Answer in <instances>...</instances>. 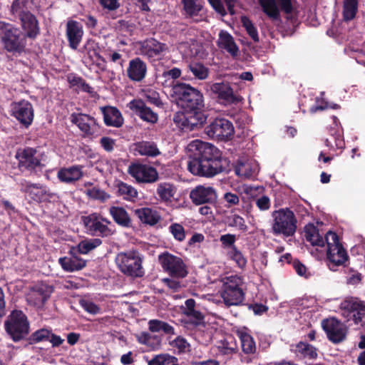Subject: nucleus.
Returning <instances> with one entry per match:
<instances>
[{
    "mask_svg": "<svg viewBox=\"0 0 365 365\" xmlns=\"http://www.w3.org/2000/svg\"><path fill=\"white\" fill-rule=\"evenodd\" d=\"M170 346L176 348L180 353H185L190 351V344L182 336H178L174 340L170 342Z\"/></svg>",
    "mask_w": 365,
    "mask_h": 365,
    "instance_id": "obj_55",
    "label": "nucleus"
},
{
    "mask_svg": "<svg viewBox=\"0 0 365 365\" xmlns=\"http://www.w3.org/2000/svg\"><path fill=\"white\" fill-rule=\"evenodd\" d=\"M228 225L230 227H237L241 232H247L248 227L245 219L239 215L234 214L228 217Z\"/></svg>",
    "mask_w": 365,
    "mask_h": 365,
    "instance_id": "obj_53",
    "label": "nucleus"
},
{
    "mask_svg": "<svg viewBox=\"0 0 365 365\" xmlns=\"http://www.w3.org/2000/svg\"><path fill=\"white\" fill-rule=\"evenodd\" d=\"M167 48L165 43L150 38L141 43L140 52L143 56H147L150 60L155 61L160 58Z\"/></svg>",
    "mask_w": 365,
    "mask_h": 365,
    "instance_id": "obj_22",
    "label": "nucleus"
},
{
    "mask_svg": "<svg viewBox=\"0 0 365 365\" xmlns=\"http://www.w3.org/2000/svg\"><path fill=\"white\" fill-rule=\"evenodd\" d=\"M205 133L209 138L217 141H226L234 135L232 123L224 118H217L205 128Z\"/></svg>",
    "mask_w": 365,
    "mask_h": 365,
    "instance_id": "obj_9",
    "label": "nucleus"
},
{
    "mask_svg": "<svg viewBox=\"0 0 365 365\" xmlns=\"http://www.w3.org/2000/svg\"><path fill=\"white\" fill-rule=\"evenodd\" d=\"M145 97L148 102L156 106H161L163 103L160 98L159 93L152 89L145 91Z\"/></svg>",
    "mask_w": 365,
    "mask_h": 365,
    "instance_id": "obj_61",
    "label": "nucleus"
},
{
    "mask_svg": "<svg viewBox=\"0 0 365 365\" xmlns=\"http://www.w3.org/2000/svg\"><path fill=\"white\" fill-rule=\"evenodd\" d=\"M229 255L230 258L236 262L239 267L243 268L246 266L247 259L237 247H233V250H231Z\"/></svg>",
    "mask_w": 365,
    "mask_h": 365,
    "instance_id": "obj_57",
    "label": "nucleus"
},
{
    "mask_svg": "<svg viewBox=\"0 0 365 365\" xmlns=\"http://www.w3.org/2000/svg\"><path fill=\"white\" fill-rule=\"evenodd\" d=\"M184 315L185 318L182 322L186 328H196L205 324V316L199 310L184 312Z\"/></svg>",
    "mask_w": 365,
    "mask_h": 365,
    "instance_id": "obj_35",
    "label": "nucleus"
},
{
    "mask_svg": "<svg viewBox=\"0 0 365 365\" xmlns=\"http://www.w3.org/2000/svg\"><path fill=\"white\" fill-rule=\"evenodd\" d=\"M148 365H179L178 359L168 354H160L153 357Z\"/></svg>",
    "mask_w": 365,
    "mask_h": 365,
    "instance_id": "obj_47",
    "label": "nucleus"
},
{
    "mask_svg": "<svg viewBox=\"0 0 365 365\" xmlns=\"http://www.w3.org/2000/svg\"><path fill=\"white\" fill-rule=\"evenodd\" d=\"M213 9L222 16L227 14V11L224 6L223 2L227 6L230 14H235V6L236 0H207Z\"/></svg>",
    "mask_w": 365,
    "mask_h": 365,
    "instance_id": "obj_37",
    "label": "nucleus"
},
{
    "mask_svg": "<svg viewBox=\"0 0 365 365\" xmlns=\"http://www.w3.org/2000/svg\"><path fill=\"white\" fill-rule=\"evenodd\" d=\"M109 213L117 225L123 227H131V219L125 208L122 207L112 206L109 209Z\"/></svg>",
    "mask_w": 365,
    "mask_h": 365,
    "instance_id": "obj_32",
    "label": "nucleus"
},
{
    "mask_svg": "<svg viewBox=\"0 0 365 365\" xmlns=\"http://www.w3.org/2000/svg\"><path fill=\"white\" fill-rule=\"evenodd\" d=\"M101 147L107 152H112L114 150L115 140L110 137H102L100 140Z\"/></svg>",
    "mask_w": 365,
    "mask_h": 365,
    "instance_id": "obj_64",
    "label": "nucleus"
},
{
    "mask_svg": "<svg viewBox=\"0 0 365 365\" xmlns=\"http://www.w3.org/2000/svg\"><path fill=\"white\" fill-rule=\"evenodd\" d=\"M223 199L227 202L226 207H227L238 205L240 202L239 195L230 192L225 193Z\"/></svg>",
    "mask_w": 365,
    "mask_h": 365,
    "instance_id": "obj_63",
    "label": "nucleus"
},
{
    "mask_svg": "<svg viewBox=\"0 0 365 365\" xmlns=\"http://www.w3.org/2000/svg\"><path fill=\"white\" fill-rule=\"evenodd\" d=\"M157 194L162 200H170L173 196L172 185L166 182L159 184L157 188Z\"/></svg>",
    "mask_w": 365,
    "mask_h": 365,
    "instance_id": "obj_54",
    "label": "nucleus"
},
{
    "mask_svg": "<svg viewBox=\"0 0 365 365\" xmlns=\"http://www.w3.org/2000/svg\"><path fill=\"white\" fill-rule=\"evenodd\" d=\"M36 149L31 147L17 149L15 158L18 161V168L21 173L28 172L31 176L41 175L44 165L36 156Z\"/></svg>",
    "mask_w": 365,
    "mask_h": 365,
    "instance_id": "obj_7",
    "label": "nucleus"
},
{
    "mask_svg": "<svg viewBox=\"0 0 365 365\" xmlns=\"http://www.w3.org/2000/svg\"><path fill=\"white\" fill-rule=\"evenodd\" d=\"M218 350L220 354L230 357L236 353L237 348L235 345L232 346L228 341H223L218 346Z\"/></svg>",
    "mask_w": 365,
    "mask_h": 365,
    "instance_id": "obj_58",
    "label": "nucleus"
},
{
    "mask_svg": "<svg viewBox=\"0 0 365 365\" xmlns=\"http://www.w3.org/2000/svg\"><path fill=\"white\" fill-rule=\"evenodd\" d=\"M83 48L91 61H94L95 59L103 60V57L101 55V48L99 43L94 39H88L83 46Z\"/></svg>",
    "mask_w": 365,
    "mask_h": 365,
    "instance_id": "obj_41",
    "label": "nucleus"
},
{
    "mask_svg": "<svg viewBox=\"0 0 365 365\" xmlns=\"http://www.w3.org/2000/svg\"><path fill=\"white\" fill-rule=\"evenodd\" d=\"M327 258L329 261V267L331 270H335L338 266L343 265L348 260L349 256L343 245H335L327 248Z\"/></svg>",
    "mask_w": 365,
    "mask_h": 365,
    "instance_id": "obj_25",
    "label": "nucleus"
},
{
    "mask_svg": "<svg viewBox=\"0 0 365 365\" xmlns=\"http://www.w3.org/2000/svg\"><path fill=\"white\" fill-rule=\"evenodd\" d=\"M304 236L306 240L313 246L324 247V240L319 234V229L314 224L309 223L304 227Z\"/></svg>",
    "mask_w": 365,
    "mask_h": 365,
    "instance_id": "obj_34",
    "label": "nucleus"
},
{
    "mask_svg": "<svg viewBox=\"0 0 365 365\" xmlns=\"http://www.w3.org/2000/svg\"><path fill=\"white\" fill-rule=\"evenodd\" d=\"M133 150L140 155L148 158H155L161 154L156 143L150 140H142L133 144Z\"/></svg>",
    "mask_w": 365,
    "mask_h": 365,
    "instance_id": "obj_30",
    "label": "nucleus"
},
{
    "mask_svg": "<svg viewBox=\"0 0 365 365\" xmlns=\"http://www.w3.org/2000/svg\"><path fill=\"white\" fill-rule=\"evenodd\" d=\"M148 73V64L140 57H135L129 61L126 69L128 79L133 82L143 81Z\"/></svg>",
    "mask_w": 365,
    "mask_h": 365,
    "instance_id": "obj_19",
    "label": "nucleus"
},
{
    "mask_svg": "<svg viewBox=\"0 0 365 365\" xmlns=\"http://www.w3.org/2000/svg\"><path fill=\"white\" fill-rule=\"evenodd\" d=\"M52 291L51 287L43 283H38L31 287L29 300L33 302L35 306H43L50 297Z\"/></svg>",
    "mask_w": 365,
    "mask_h": 365,
    "instance_id": "obj_26",
    "label": "nucleus"
},
{
    "mask_svg": "<svg viewBox=\"0 0 365 365\" xmlns=\"http://www.w3.org/2000/svg\"><path fill=\"white\" fill-rule=\"evenodd\" d=\"M183 10L186 18L191 19L193 22L198 23L203 20V0H182Z\"/></svg>",
    "mask_w": 365,
    "mask_h": 365,
    "instance_id": "obj_23",
    "label": "nucleus"
},
{
    "mask_svg": "<svg viewBox=\"0 0 365 365\" xmlns=\"http://www.w3.org/2000/svg\"><path fill=\"white\" fill-rule=\"evenodd\" d=\"M115 262L124 274L132 277H140L144 274L142 258L138 252H120L115 257Z\"/></svg>",
    "mask_w": 365,
    "mask_h": 365,
    "instance_id": "obj_8",
    "label": "nucleus"
},
{
    "mask_svg": "<svg viewBox=\"0 0 365 365\" xmlns=\"http://www.w3.org/2000/svg\"><path fill=\"white\" fill-rule=\"evenodd\" d=\"M128 173L139 183H153L159 179L157 170L145 164L132 163L128 167Z\"/></svg>",
    "mask_w": 365,
    "mask_h": 365,
    "instance_id": "obj_15",
    "label": "nucleus"
},
{
    "mask_svg": "<svg viewBox=\"0 0 365 365\" xmlns=\"http://www.w3.org/2000/svg\"><path fill=\"white\" fill-rule=\"evenodd\" d=\"M239 337L241 341L242 349L244 353L252 354L255 351V342L250 334L241 331L239 333Z\"/></svg>",
    "mask_w": 365,
    "mask_h": 365,
    "instance_id": "obj_46",
    "label": "nucleus"
},
{
    "mask_svg": "<svg viewBox=\"0 0 365 365\" xmlns=\"http://www.w3.org/2000/svg\"><path fill=\"white\" fill-rule=\"evenodd\" d=\"M297 351L300 353L304 357H308L309 359H315L317 357V349L306 342L299 341L296 345Z\"/></svg>",
    "mask_w": 365,
    "mask_h": 365,
    "instance_id": "obj_49",
    "label": "nucleus"
},
{
    "mask_svg": "<svg viewBox=\"0 0 365 365\" xmlns=\"http://www.w3.org/2000/svg\"><path fill=\"white\" fill-rule=\"evenodd\" d=\"M210 90L215 96L217 101L222 105L237 104L240 98L234 93L233 88L228 82L214 83Z\"/></svg>",
    "mask_w": 365,
    "mask_h": 365,
    "instance_id": "obj_16",
    "label": "nucleus"
},
{
    "mask_svg": "<svg viewBox=\"0 0 365 365\" xmlns=\"http://www.w3.org/2000/svg\"><path fill=\"white\" fill-rule=\"evenodd\" d=\"M128 107L143 121L150 123H155L158 121V114L148 107L141 99L132 100L128 104Z\"/></svg>",
    "mask_w": 365,
    "mask_h": 365,
    "instance_id": "obj_20",
    "label": "nucleus"
},
{
    "mask_svg": "<svg viewBox=\"0 0 365 365\" xmlns=\"http://www.w3.org/2000/svg\"><path fill=\"white\" fill-rule=\"evenodd\" d=\"M19 190L21 192L28 195L31 200L38 202H45L53 197V194L50 192L46 185L41 183H33L25 179L19 182Z\"/></svg>",
    "mask_w": 365,
    "mask_h": 365,
    "instance_id": "obj_13",
    "label": "nucleus"
},
{
    "mask_svg": "<svg viewBox=\"0 0 365 365\" xmlns=\"http://www.w3.org/2000/svg\"><path fill=\"white\" fill-rule=\"evenodd\" d=\"M215 190L211 186L197 185L190 192V198L195 205L212 204L216 200Z\"/></svg>",
    "mask_w": 365,
    "mask_h": 365,
    "instance_id": "obj_18",
    "label": "nucleus"
},
{
    "mask_svg": "<svg viewBox=\"0 0 365 365\" xmlns=\"http://www.w3.org/2000/svg\"><path fill=\"white\" fill-rule=\"evenodd\" d=\"M262 11L272 21L280 20L279 11L275 0H259Z\"/></svg>",
    "mask_w": 365,
    "mask_h": 365,
    "instance_id": "obj_40",
    "label": "nucleus"
},
{
    "mask_svg": "<svg viewBox=\"0 0 365 365\" xmlns=\"http://www.w3.org/2000/svg\"><path fill=\"white\" fill-rule=\"evenodd\" d=\"M86 194L90 198L94 200H99L101 201H105L109 198V195L108 193H106L104 190L97 187H94L91 189H88L86 191Z\"/></svg>",
    "mask_w": 365,
    "mask_h": 365,
    "instance_id": "obj_56",
    "label": "nucleus"
},
{
    "mask_svg": "<svg viewBox=\"0 0 365 365\" xmlns=\"http://www.w3.org/2000/svg\"><path fill=\"white\" fill-rule=\"evenodd\" d=\"M158 261L164 272L173 278L182 279L188 274L184 261L178 256L165 252L158 256Z\"/></svg>",
    "mask_w": 365,
    "mask_h": 365,
    "instance_id": "obj_10",
    "label": "nucleus"
},
{
    "mask_svg": "<svg viewBox=\"0 0 365 365\" xmlns=\"http://www.w3.org/2000/svg\"><path fill=\"white\" fill-rule=\"evenodd\" d=\"M341 307L344 309L346 310L349 314H352L356 309H359L360 314H365V302L359 300L356 298H350L345 299L342 304Z\"/></svg>",
    "mask_w": 365,
    "mask_h": 365,
    "instance_id": "obj_45",
    "label": "nucleus"
},
{
    "mask_svg": "<svg viewBox=\"0 0 365 365\" xmlns=\"http://www.w3.org/2000/svg\"><path fill=\"white\" fill-rule=\"evenodd\" d=\"M11 115L16 119L21 127L29 128L34 118L33 105L26 100L14 102L11 105Z\"/></svg>",
    "mask_w": 365,
    "mask_h": 365,
    "instance_id": "obj_12",
    "label": "nucleus"
},
{
    "mask_svg": "<svg viewBox=\"0 0 365 365\" xmlns=\"http://www.w3.org/2000/svg\"><path fill=\"white\" fill-rule=\"evenodd\" d=\"M83 166L81 165L62 168L58 171L57 178L61 182L74 184L83 178Z\"/></svg>",
    "mask_w": 365,
    "mask_h": 365,
    "instance_id": "obj_27",
    "label": "nucleus"
},
{
    "mask_svg": "<svg viewBox=\"0 0 365 365\" xmlns=\"http://www.w3.org/2000/svg\"><path fill=\"white\" fill-rule=\"evenodd\" d=\"M21 22L22 29L24 31V34L26 38L35 39L40 34V28L38 21L32 13L19 19Z\"/></svg>",
    "mask_w": 365,
    "mask_h": 365,
    "instance_id": "obj_29",
    "label": "nucleus"
},
{
    "mask_svg": "<svg viewBox=\"0 0 365 365\" xmlns=\"http://www.w3.org/2000/svg\"><path fill=\"white\" fill-rule=\"evenodd\" d=\"M4 327L11 339L18 342L29 334L30 324L26 315L21 310L14 309L4 322Z\"/></svg>",
    "mask_w": 365,
    "mask_h": 365,
    "instance_id": "obj_6",
    "label": "nucleus"
},
{
    "mask_svg": "<svg viewBox=\"0 0 365 365\" xmlns=\"http://www.w3.org/2000/svg\"><path fill=\"white\" fill-rule=\"evenodd\" d=\"M68 254L71 257H63L58 259V263L62 269L68 272H76L86 267L87 261L78 256L75 247H72Z\"/></svg>",
    "mask_w": 365,
    "mask_h": 365,
    "instance_id": "obj_21",
    "label": "nucleus"
},
{
    "mask_svg": "<svg viewBox=\"0 0 365 365\" xmlns=\"http://www.w3.org/2000/svg\"><path fill=\"white\" fill-rule=\"evenodd\" d=\"M217 46L226 50L234 58L238 56L239 47L235 42L232 36L226 31H220Z\"/></svg>",
    "mask_w": 365,
    "mask_h": 365,
    "instance_id": "obj_31",
    "label": "nucleus"
},
{
    "mask_svg": "<svg viewBox=\"0 0 365 365\" xmlns=\"http://www.w3.org/2000/svg\"><path fill=\"white\" fill-rule=\"evenodd\" d=\"M83 26L81 23L71 20L66 24V35L69 47L76 50L79 46L83 36Z\"/></svg>",
    "mask_w": 365,
    "mask_h": 365,
    "instance_id": "obj_24",
    "label": "nucleus"
},
{
    "mask_svg": "<svg viewBox=\"0 0 365 365\" xmlns=\"http://www.w3.org/2000/svg\"><path fill=\"white\" fill-rule=\"evenodd\" d=\"M358 11V0H344L343 19L349 21L354 19Z\"/></svg>",
    "mask_w": 365,
    "mask_h": 365,
    "instance_id": "obj_44",
    "label": "nucleus"
},
{
    "mask_svg": "<svg viewBox=\"0 0 365 365\" xmlns=\"http://www.w3.org/2000/svg\"><path fill=\"white\" fill-rule=\"evenodd\" d=\"M173 96L178 101L183 112H178L173 117L175 125L183 132H190L202 128L207 115L204 110L202 93L190 85L177 82L172 86Z\"/></svg>",
    "mask_w": 365,
    "mask_h": 365,
    "instance_id": "obj_1",
    "label": "nucleus"
},
{
    "mask_svg": "<svg viewBox=\"0 0 365 365\" xmlns=\"http://www.w3.org/2000/svg\"><path fill=\"white\" fill-rule=\"evenodd\" d=\"M220 240L224 247H230L233 250L235 242L236 241V236L232 234H225L220 236Z\"/></svg>",
    "mask_w": 365,
    "mask_h": 365,
    "instance_id": "obj_62",
    "label": "nucleus"
},
{
    "mask_svg": "<svg viewBox=\"0 0 365 365\" xmlns=\"http://www.w3.org/2000/svg\"><path fill=\"white\" fill-rule=\"evenodd\" d=\"M33 0H14L11 6V14L17 18H21L31 14L30 7Z\"/></svg>",
    "mask_w": 365,
    "mask_h": 365,
    "instance_id": "obj_38",
    "label": "nucleus"
},
{
    "mask_svg": "<svg viewBox=\"0 0 365 365\" xmlns=\"http://www.w3.org/2000/svg\"><path fill=\"white\" fill-rule=\"evenodd\" d=\"M82 221L88 233L98 237H108L113 234V230L108 227L111 222L96 213L83 216Z\"/></svg>",
    "mask_w": 365,
    "mask_h": 365,
    "instance_id": "obj_11",
    "label": "nucleus"
},
{
    "mask_svg": "<svg viewBox=\"0 0 365 365\" xmlns=\"http://www.w3.org/2000/svg\"><path fill=\"white\" fill-rule=\"evenodd\" d=\"M322 327L327 334L328 339L334 344L340 343L346 338L345 329L335 318L323 319Z\"/></svg>",
    "mask_w": 365,
    "mask_h": 365,
    "instance_id": "obj_17",
    "label": "nucleus"
},
{
    "mask_svg": "<svg viewBox=\"0 0 365 365\" xmlns=\"http://www.w3.org/2000/svg\"><path fill=\"white\" fill-rule=\"evenodd\" d=\"M51 336V329H40L32 333L27 339L29 344L48 341Z\"/></svg>",
    "mask_w": 365,
    "mask_h": 365,
    "instance_id": "obj_50",
    "label": "nucleus"
},
{
    "mask_svg": "<svg viewBox=\"0 0 365 365\" xmlns=\"http://www.w3.org/2000/svg\"><path fill=\"white\" fill-rule=\"evenodd\" d=\"M332 138L334 140V145L332 144L331 141L329 139L325 140V145L327 147L336 149H342L344 148V140L340 133H335L334 135H332Z\"/></svg>",
    "mask_w": 365,
    "mask_h": 365,
    "instance_id": "obj_60",
    "label": "nucleus"
},
{
    "mask_svg": "<svg viewBox=\"0 0 365 365\" xmlns=\"http://www.w3.org/2000/svg\"><path fill=\"white\" fill-rule=\"evenodd\" d=\"M188 69L197 79L205 80L208 77L209 69L202 63H191L188 66Z\"/></svg>",
    "mask_w": 365,
    "mask_h": 365,
    "instance_id": "obj_48",
    "label": "nucleus"
},
{
    "mask_svg": "<svg viewBox=\"0 0 365 365\" xmlns=\"http://www.w3.org/2000/svg\"><path fill=\"white\" fill-rule=\"evenodd\" d=\"M188 170L194 175L210 178L225 170L222 153L214 145L200 140L188 145Z\"/></svg>",
    "mask_w": 365,
    "mask_h": 365,
    "instance_id": "obj_2",
    "label": "nucleus"
},
{
    "mask_svg": "<svg viewBox=\"0 0 365 365\" xmlns=\"http://www.w3.org/2000/svg\"><path fill=\"white\" fill-rule=\"evenodd\" d=\"M135 215L145 224L154 225L160 220L157 211L149 207H142L135 210Z\"/></svg>",
    "mask_w": 365,
    "mask_h": 365,
    "instance_id": "obj_36",
    "label": "nucleus"
},
{
    "mask_svg": "<svg viewBox=\"0 0 365 365\" xmlns=\"http://www.w3.org/2000/svg\"><path fill=\"white\" fill-rule=\"evenodd\" d=\"M168 230L176 241L181 242L185 240V230L184 227L181 224L178 222L172 223L169 226Z\"/></svg>",
    "mask_w": 365,
    "mask_h": 365,
    "instance_id": "obj_52",
    "label": "nucleus"
},
{
    "mask_svg": "<svg viewBox=\"0 0 365 365\" xmlns=\"http://www.w3.org/2000/svg\"><path fill=\"white\" fill-rule=\"evenodd\" d=\"M81 307L88 313L91 314H97L101 312V308L96 304L88 300H81L80 302Z\"/></svg>",
    "mask_w": 365,
    "mask_h": 365,
    "instance_id": "obj_59",
    "label": "nucleus"
},
{
    "mask_svg": "<svg viewBox=\"0 0 365 365\" xmlns=\"http://www.w3.org/2000/svg\"><path fill=\"white\" fill-rule=\"evenodd\" d=\"M241 22L242 26L245 29L247 34L256 43L259 42V35L257 28L255 26L252 21L247 16H242Z\"/></svg>",
    "mask_w": 365,
    "mask_h": 365,
    "instance_id": "obj_51",
    "label": "nucleus"
},
{
    "mask_svg": "<svg viewBox=\"0 0 365 365\" xmlns=\"http://www.w3.org/2000/svg\"><path fill=\"white\" fill-rule=\"evenodd\" d=\"M151 332H163L166 335H175V328L166 322L159 319H151L148 322Z\"/></svg>",
    "mask_w": 365,
    "mask_h": 365,
    "instance_id": "obj_39",
    "label": "nucleus"
},
{
    "mask_svg": "<svg viewBox=\"0 0 365 365\" xmlns=\"http://www.w3.org/2000/svg\"><path fill=\"white\" fill-rule=\"evenodd\" d=\"M272 232L274 235L291 237L296 232L297 220L294 213L289 208H281L272 212Z\"/></svg>",
    "mask_w": 365,
    "mask_h": 365,
    "instance_id": "obj_5",
    "label": "nucleus"
},
{
    "mask_svg": "<svg viewBox=\"0 0 365 365\" xmlns=\"http://www.w3.org/2000/svg\"><path fill=\"white\" fill-rule=\"evenodd\" d=\"M70 121L76 125L84 138H91L99 130L100 125L93 116L83 113H73Z\"/></svg>",
    "mask_w": 365,
    "mask_h": 365,
    "instance_id": "obj_14",
    "label": "nucleus"
},
{
    "mask_svg": "<svg viewBox=\"0 0 365 365\" xmlns=\"http://www.w3.org/2000/svg\"><path fill=\"white\" fill-rule=\"evenodd\" d=\"M67 81L70 88H73L76 91H78L88 93L93 96L96 92L94 88L91 87L81 76L75 73H70L67 76Z\"/></svg>",
    "mask_w": 365,
    "mask_h": 365,
    "instance_id": "obj_33",
    "label": "nucleus"
},
{
    "mask_svg": "<svg viewBox=\"0 0 365 365\" xmlns=\"http://www.w3.org/2000/svg\"><path fill=\"white\" fill-rule=\"evenodd\" d=\"M100 108L103 116L104 123L107 126L120 128L123 125V117L117 108L107 106Z\"/></svg>",
    "mask_w": 365,
    "mask_h": 365,
    "instance_id": "obj_28",
    "label": "nucleus"
},
{
    "mask_svg": "<svg viewBox=\"0 0 365 365\" xmlns=\"http://www.w3.org/2000/svg\"><path fill=\"white\" fill-rule=\"evenodd\" d=\"M116 187L118 188V195L122 196L123 199L133 201L138 197V191L133 186L120 181L117 183Z\"/></svg>",
    "mask_w": 365,
    "mask_h": 365,
    "instance_id": "obj_42",
    "label": "nucleus"
},
{
    "mask_svg": "<svg viewBox=\"0 0 365 365\" xmlns=\"http://www.w3.org/2000/svg\"><path fill=\"white\" fill-rule=\"evenodd\" d=\"M101 244L102 240L98 237L86 239L81 241L75 248L78 254L86 255L91 250L100 246Z\"/></svg>",
    "mask_w": 365,
    "mask_h": 365,
    "instance_id": "obj_43",
    "label": "nucleus"
},
{
    "mask_svg": "<svg viewBox=\"0 0 365 365\" xmlns=\"http://www.w3.org/2000/svg\"><path fill=\"white\" fill-rule=\"evenodd\" d=\"M242 277L231 275L225 279L220 295L227 307L242 304L245 297V293L242 288Z\"/></svg>",
    "mask_w": 365,
    "mask_h": 365,
    "instance_id": "obj_4",
    "label": "nucleus"
},
{
    "mask_svg": "<svg viewBox=\"0 0 365 365\" xmlns=\"http://www.w3.org/2000/svg\"><path fill=\"white\" fill-rule=\"evenodd\" d=\"M0 39L3 48L9 53L21 55L25 51L26 37L11 24L0 23Z\"/></svg>",
    "mask_w": 365,
    "mask_h": 365,
    "instance_id": "obj_3",
    "label": "nucleus"
}]
</instances>
